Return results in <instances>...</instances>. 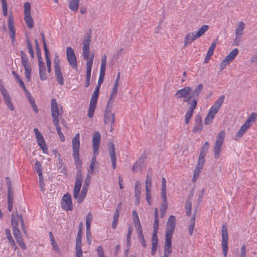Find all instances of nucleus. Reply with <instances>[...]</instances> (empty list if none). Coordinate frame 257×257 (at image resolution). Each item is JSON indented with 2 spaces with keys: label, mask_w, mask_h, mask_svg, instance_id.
Returning <instances> with one entry per match:
<instances>
[{
  "label": "nucleus",
  "mask_w": 257,
  "mask_h": 257,
  "mask_svg": "<svg viewBox=\"0 0 257 257\" xmlns=\"http://www.w3.org/2000/svg\"><path fill=\"white\" fill-rule=\"evenodd\" d=\"M92 220V214L91 212H89L86 218V237L87 241L89 244H91V238L92 235L90 230V224Z\"/></svg>",
  "instance_id": "13"
},
{
  "label": "nucleus",
  "mask_w": 257,
  "mask_h": 257,
  "mask_svg": "<svg viewBox=\"0 0 257 257\" xmlns=\"http://www.w3.org/2000/svg\"><path fill=\"white\" fill-rule=\"evenodd\" d=\"M88 187L83 186L82 189L80 193V195H79V196H78V197L77 198V199H78L77 203H78L80 204L83 201L84 199L86 197V195L87 192L88 191Z\"/></svg>",
  "instance_id": "29"
},
{
  "label": "nucleus",
  "mask_w": 257,
  "mask_h": 257,
  "mask_svg": "<svg viewBox=\"0 0 257 257\" xmlns=\"http://www.w3.org/2000/svg\"><path fill=\"white\" fill-rule=\"evenodd\" d=\"M101 135L99 132L95 131L92 135V147H100Z\"/></svg>",
  "instance_id": "19"
},
{
  "label": "nucleus",
  "mask_w": 257,
  "mask_h": 257,
  "mask_svg": "<svg viewBox=\"0 0 257 257\" xmlns=\"http://www.w3.org/2000/svg\"><path fill=\"white\" fill-rule=\"evenodd\" d=\"M195 125L193 128V132H198L202 131L203 128L202 119L199 114H197L195 118Z\"/></svg>",
  "instance_id": "16"
},
{
  "label": "nucleus",
  "mask_w": 257,
  "mask_h": 257,
  "mask_svg": "<svg viewBox=\"0 0 257 257\" xmlns=\"http://www.w3.org/2000/svg\"><path fill=\"white\" fill-rule=\"evenodd\" d=\"M192 90V88L189 86L184 87L182 89L178 90L175 94V96L178 99L186 97Z\"/></svg>",
  "instance_id": "15"
},
{
  "label": "nucleus",
  "mask_w": 257,
  "mask_h": 257,
  "mask_svg": "<svg viewBox=\"0 0 257 257\" xmlns=\"http://www.w3.org/2000/svg\"><path fill=\"white\" fill-rule=\"evenodd\" d=\"M238 50L237 48H235L232 50L224 58L225 61H228L230 63L233 61L235 57L237 55L238 53Z\"/></svg>",
  "instance_id": "28"
},
{
  "label": "nucleus",
  "mask_w": 257,
  "mask_h": 257,
  "mask_svg": "<svg viewBox=\"0 0 257 257\" xmlns=\"http://www.w3.org/2000/svg\"><path fill=\"white\" fill-rule=\"evenodd\" d=\"M202 170V169H200L199 168L196 167L195 168L192 178V181L193 182H195L197 178L199 177Z\"/></svg>",
  "instance_id": "52"
},
{
  "label": "nucleus",
  "mask_w": 257,
  "mask_h": 257,
  "mask_svg": "<svg viewBox=\"0 0 257 257\" xmlns=\"http://www.w3.org/2000/svg\"><path fill=\"white\" fill-rule=\"evenodd\" d=\"M172 246H164V252L163 257H169V254L172 252Z\"/></svg>",
  "instance_id": "60"
},
{
  "label": "nucleus",
  "mask_w": 257,
  "mask_h": 257,
  "mask_svg": "<svg viewBox=\"0 0 257 257\" xmlns=\"http://www.w3.org/2000/svg\"><path fill=\"white\" fill-rule=\"evenodd\" d=\"M39 187L41 191L44 192L45 190V189L44 188L45 184L44 182V178L43 175H41V176H39Z\"/></svg>",
  "instance_id": "53"
},
{
  "label": "nucleus",
  "mask_w": 257,
  "mask_h": 257,
  "mask_svg": "<svg viewBox=\"0 0 257 257\" xmlns=\"http://www.w3.org/2000/svg\"><path fill=\"white\" fill-rule=\"evenodd\" d=\"M26 42H27V46L28 50V52L30 55V56L32 58H34V52L33 49V45L31 42H30V40L29 38V37H27L26 39Z\"/></svg>",
  "instance_id": "35"
},
{
  "label": "nucleus",
  "mask_w": 257,
  "mask_h": 257,
  "mask_svg": "<svg viewBox=\"0 0 257 257\" xmlns=\"http://www.w3.org/2000/svg\"><path fill=\"white\" fill-rule=\"evenodd\" d=\"M34 132L35 134L36 138L37 139V142L38 143V146L42 149L43 152L44 154H48V149L47 147L43 135L39 132V130L37 128H35L34 129Z\"/></svg>",
  "instance_id": "9"
},
{
  "label": "nucleus",
  "mask_w": 257,
  "mask_h": 257,
  "mask_svg": "<svg viewBox=\"0 0 257 257\" xmlns=\"http://www.w3.org/2000/svg\"><path fill=\"white\" fill-rule=\"evenodd\" d=\"M67 60L72 67L75 70L77 69V58L75 55L67 56Z\"/></svg>",
  "instance_id": "25"
},
{
  "label": "nucleus",
  "mask_w": 257,
  "mask_h": 257,
  "mask_svg": "<svg viewBox=\"0 0 257 257\" xmlns=\"http://www.w3.org/2000/svg\"><path fill=\"white\" fill-rule=\"evenodd\" d=\"M198 38L196 37L195 31L188 33L185 37L184 43L185 45L191 43L194 40Z\"/></svg>",
  "instance_id": "23"
},
{
  "label": "nucleus",
  "mask_w": 257,
  "mask_h": 257,
  "mask_svg": "<svg viewBox=\"0 0 257 257\" xmlns=\"http://www.w3.org/2000/svg\"><path fill=\"white\" fill-rule=\"evenodd\" d=\"M80 0H71L69 3V8L73 12H76L78 10Z\"/></svg>",
  "instance_id": "30"
},
{
  "label": "nucleus",
  "mask_w": 257,
  "mask_h": 257,
  "mask_svg": "<svg viewBox=\"0 0 257 257\" xmlns=\"http://www.w3.org/2000/svg\"><path fill=\"white\" fill-rule=\"evenodd\" d=\"M209 143L208 142H206L203 147H202L201 150H200V154L199 155H203V156H206L207 153V151L208 150V149H209Z\"/></svg>",
  "instance_id": "47"
},
{
  "label": "nucleus",
  "mask_w": 257,
  "mask_h": 257,
  "mask_svg": "<svg viewBox=\"0 0 257 257\" xmlns=\"http://www.w3.org/2000/svg\"><path fill=\"white\" fill-rule=\"evenodd\" d=\"M82 186V182L79 181H75V186L73 190V197L75 199H77L80 190Z\"/></svg>",
  "instance_id": "27"
},
{
  "label": "nucleus",
  "mask_w": 257,
  "mask_h": 257,
  "mask_svg": "<svg viewBox=\"0 0 257 257\" xmlns=\"http://www.w3.org/2000/svg\"><path fill=\"white\" fill-rule=\"evenodd\" d=\"M108 154L111 159L112 166L113 169L116 168V157L115 151V146L112 141H109L107 143Z\"/></svg>",
  "instance_id": "11"
},
{
  "label": "nucleus",
  "mask_w": 257,
  "mask_h": 257,
  "mask_svg": "<svg viewBox=\"0 0 257 257\" xmlns=\"http://www.w3.org/2000/svg\"><path fill=\"white\" fill-rule=\"evenodd\" d=\"M146 187H152V172L151 169L148 170L146 180Z\"/></svg>",
  "instance_id": "40"
},
{
  "label": "nucleus",
  "mask_w": 257,
  "mask_h": 257,
  "mask_svg": "<svg viewBox=\"0 0 257 257\" xmlns=\"http://www.w3.org/2000/svg\"><path fill=\"white\" fill-rule=\"evenodd\" d=\"M35 170L37 173L38 176H41L42 174V165L40 162L37 161L34 164Z\"/></svg>",
  "instance_id": "45"
},
{
  "label": "nucleus",
  "mask_w": 257,
  "mask_h": 257,
  "mask_svg": "<svg viewBox=\"0 0 257 257\" xmlns=\"http://www.w3.org/2000/svg\"><path fill=\"white\" fill-rule=\"evenodd\" d=\"M245 132H244V131L240 128L239 131L235 134L234 137V140L238 141L239 140V139L242 137V136L244 134Z\"/></svg>",
  "instance_id": "61"
},
{
  "label": "nucleus",
  "mask_w": 257,
  "mask_h": 257,
  "mask_svg": "<svg viewBox=\"0 0 257 257\" xmlns=\"http://www.w3.org/2000/svg\"><path fill=\"white\" fill-rule=\"evenodd\" d=\"M135 227L137 230L138 235L143 234L142 225L140 221L135 223Z\"/></svg>",
  "instance_id": "63"
},
{
  "label": "nucleus",
  "mask_w": 257,
  "mask_h": 257,
  "mask_svg": "<svg viewBox=\"0 0 257 257\" xmlns=\"http://www.w3.org/2000/svg\"><path fill=\"white\" fill-rule=\"evenodd\" d=\"M67 60L72 67L75 70L77 69V58L75 55L67 56Z\"/></svg>",
  "instance_id": "26"
},
{
  "label": "nucleus",
  "mask_w": 257,
  "mask_h": 257,
  "mask_svg": "<svg viewBox=\"0 0 257 257\" xmlns=\"http://www.w3.org/2000/svg\"><path fill=\"white\" fill-rule=\"evenodd\" d=\"M176 226V218L175 216L171 215L168 218L166 225V232L173 233Z\"/></svg>",
  "instance_id": "14"
},
{
  "label": "nucleus",
  "mask_w": 257,
  "mask_h": 257,
  "mask_svg": "<svg viewBox=\"0 0 257 257\" xmlns=\"http://www.w3.org/2000/svg\"><path fill=\"white\" fill-rule=\"evenodd\" d=\"M62 208L65 210H72L73 204L71 199V196L69 193L64 194L61 201Z\"/></svg>",
  "instance_id": "12"
},
{
  "label": "nucleus",
  "mask_w": 257,
  "mask_h": 257,
  "mask_svg": "<svg viewBox=\"0 0 257 257\" xmlns=\"http://www.w3.org/2000/svg\"><path fill=\"white\" fill-rule=\"evenodd\" d=\"M4 101L7 105V107L11 110H13L14 108L13 104V103L11 101V99L10 96H9L7 97L4 98Z\"/></svg>",
  "instance_id": "46"
},
{
  "label": "nucleus",
  "mask_w": 257,
  "mask_h": 257,
  "mask_svg": "<svg viewBox=\"0 0 257 257\" xmlns=\"http://www.w3.org/2000/svg\"><path fill=\"white\" fill-rule=\"evenodd\" d=\"M8 28L10 30V32H16V29L14 26V22L13 17V14H10L8 19Z\"/></svg>",
  "instance_id": "32"
},
{
  "label": "nucleus",
  "mask_w": 257,
  "mask_h": 257,
  "mask_svg": "<svg viewBox=\"0 0 257 257\" xmlns=\"http://www.w3.org/2000/svg\"><path fill=\"white\" fill-rule=\"evenodd\" d=\"M209 29V27L208 25H203L198 30V31L196 32V37L199 38L201 35L206 32Z\"/></svg>",
  "instance_id": "36"
},
{
  "label": "nucleus",
  "mask_w": 257,
  "mask_h": 257,
  "mask_svg": "<svg viewBox=\"0 0 257 257\" xmlns=\"http://www.w3.org/2000/svg\"><path fill=\"white\" fill-rule=\"evenodd\" d=\"M91 30H89V32H87L85 34L82 42V52L83 59L84 60H87L86 62V78L87 79H90L91 78V68L94 57L93 55H92L90 57H89L90 53V44L91 42Z\"/></svg>",
  "instance_id": "1"
},
{
  "label": "nucleus",
  "mask_w": 257,
  "mask_h": 257,
  "mask_svg": "<svg viewBox=\"0 0 257 257\" xmlns=\"http://www.w3.org/2000/svg\"><path fill=\"white\" fill-rule=\"evenodd\" d=\"M12 231L16 240L23 238V235L19 228L13 229Z\"/></svg>",
  "instance_id": "48"
},
{
  "label": "nucleus",
  "mask_w": 257,
  "mask_h": 257,
  "mask_svg": "<svg viewBox=\"0 0 257 257\" xmlns=\"http://www.w3.org/2000/svg\"><path fill=\"white\" fill-rule=\"evenodd\" d=\"M225 99L224 95H221L214 103V104L213 105V106L217 107L219 109L220 108L222 103H223V101Z\"/></svg>",
  "instance_id": "42"
},
{
  "label": "nucleus",
  "mask_w": 257,
  "mask_h": 257,
  "mask_svg": "<svg viewBox=\"0 0 257 257\" xmlns=\"http://www.w3.org/2000/svg\"><path fill=\"white\" fill-rule=\"evenodd\" d=\"M20 221L22 230L26 236L28 235L27 229L22 214L19 215L17 210L15 214H13L11 217V226L12 229L18 228L19 223Z\"/></svg>",
  "instance_id": "3"
},
{
  "label": "nucleus",
  "mask_w": 257,
  "mask_h": 257,
  "mask_svg": "<svg viewBox=\"0 0 257 257\" xmlns=\"http://www.w3.org/2000/svg\"><path fill=\"white\" fill-rule=\"evenodd\" d=\"M214 118V116L208 113L207 116L206 117L204 123L205 125H209L212 123V121Z\"/></svg>",
  "instance_id": "55"
},
{
  "label": "nucleus",
  "mask_w": 257,
  "mask_h": 257,
  "mask_svg": "<svg viewBox=\"0 0 257 257\" xmlns=\"http://www.w3.org/2000/svg\"><path fill=\"white\" fill-rule=\"evenodd\" d=\"M225 137V133L223 131H220L217 136L214 148V157L215 159H218L219 157Z\"/></svg>",
  "instance_id": "4"
},
{
  "label": "nucleus",
  "mask_w": 257,
  "mask_h": 257,
  "mask_svg": "<svg viewBox=\"0 0 257 257\" xmlns=\"http://www.w3.org/2000/svg\"><path fill=\"white\" fill-rule=\"evenodd\" d=\"M3 15L6 17L8 15V5L7 0H1Z\"/></svg>",
  "instance_id": "49"
},
{
  "label": "nucleus",
  "mask_w": 257,
  "mask_h": 257,
  "mask_svg": "<svg viewBox=\"0 0 257 257\" xmlns=\"http://www.w3.org/2000/svg\"><path fill=\"white\" fill-rule=\"evenodd\" d=\"M104 116H107V117H111V128L110 131H112V125L114 124L115 121V114L111 112L104 111Z\"/></svg>",
  "instance_id": "39"
},
{
  "label": "nucleus",
  "mask_w": 257,
  "mask_h": 257,
  "mask_svg": "<svg viewBox=\"0 0 257 257\" xmlns=\"http://www.w3.org/2000/svg\"><path fill=\"white\" fill-rule=\"evenodd\" d=\"M203 89V85L202 84H199L191 92V97L193 98L197 99L200 93Z\"/></svg>",
  "instance_id": "20"
},
{
  "label": "nucleus",
  "mask_w": 257,
  "mask_h": 257,
  "mask_svg": "<svg viewBox=\"0 0 257 257\" xmlns=\"http://www.w3.org/2000/svg\"><path fill=\"white\" fill-rule=\"evenodd\" d=\"M0 91H1V92L4 98L10 96L7 89L5 88L4 86L2 84L0 85Z\"/></svg>",
  "instance_id": "58"
},
{
  "label": "nucleus",
  "mask_w": 257,
  "mask_h": 257,
  "mask_svg": "<svg viewBox=\"0 0 257 257\" xmlns=\"http://www.w3.org/2000/svg\"><path fill=\"white\" fill-rule=\"evenodd\" d=\"M22 63L25 68V77L28 81L31 80L32 68L27 55L23 51H20Z\"/></svg>",
  "instance_id": "5"
},
{
  "label": "nucleus",
  "mask_w": 257,
  "mask_h": 257,
  "mask_svg": "<svg viewBox=\"0 0 257 257\" xmlns=\"http://www.w3.org/2000/svg\"><path fill=\"white\" fill-rule=\"evenodd\" d=\"M205 156L199 155L198 163L196 167V168L202 169L205 162Z\"/></svg>",
  "instance_id": "41"
},
{
  "label": "nucleus",
  "mask_w": 257,
  "mask_h": 257,
  "mask_svg": "<svg viewBox=\"0 0 257 257\" xmlns=\"http://www.w3.org/2000/svg\"><path fill=\"white\" fill-rule=\"evenodd\" d=\"M54 123V125L56 128L57 132L58 133V135L59 136L60 140L62 142H64L65 140V137L63 135V134L61 132V127L59 124V121H56L53 122Z\"/></svg>",
  "instance_id": "31"
},
{
  "label": "nucleus",
  "mask_w": 257,
  "mask_h": 257,
  "mask_svg": "<svg viewBox=\"0 0 257 257\" xmlns=\"http://www.w3.org/2000/svg\"><path fill=\"white\" fill-rule=\"evenodd\" d=\"M195 213H194L189 220V225L187 227L189 234L192 236L195 224Z\"/></svg>",
  "instance_id": "22"
},
{
  "label": "nucleus",
  "mask_w": 257,
  "mask_h": 257,
  "mask_svg": "<svg viewBox=\"0 0 257 257\" xmlns=\"http://www.w3.org/2000/svg\"><path fill=\"white\" fill-rule=\"evenodd\" d=\"M222 251L223 253V255L224 257H226L228 249V232H227V228L226 224H224L222 226Z\"/></svg>",
  "instance_id": "7"
},
{
  "label": "nucleus",
  "mask_w": 257,
  "mask_h": 257,
  "mask_svg": "<svg viewBox=\"0 0 257 257\" xmlns=\"http://www.w3.org/2000/svg\"><path fill=\"white\" fill-rule=\"evenodd\" d=\"M39 76L41 80L44 81L47 79L46 69L45 64L39 66Z\"/></svg>",
  "instance_id": "24"
},
{
  "label": "nucleus",
  "mask_w": 257,
  "mask_h": 257,
  "mask_svg": "<svg viewBox=\"0 0 257 257\" xmlns=\"http://www.w3.org/2000/svg\"><path fill=\"white\" fill-rule=\"evenodd\" d=\"M162 199V202L161 205L160 209L167 210L168 208L167 199L166 194H161Z\"/></svg>",
  "instance_id": "38"
},
{
  "label": "nucleus",
  "mask_w": 257,
  "mask_h": 257,
  "mask_svg": "<svg viewBox=\"0 0 257 257\" xmlns=\"http://www.w3.org/2000/svg\"><path fill=\"white\" fill-rule=\"evenodd\" d=\"M106 65V55L104 54L103 56L102 59H101L100 72L105 73Z\"/></svg>",
  "instance_id": "44"
},
{
  "label": "nucleus",
  "mask_w": 257,
  "mask_h": 257,
  "mask_svg": "<svg viewBox=\"0 0 257 257\" xmlns=\"http://www.w3.org/2000/svg\"><path fill=\"white\" fill-rule=\"evenodd\" d=\"M166 194V180L164 177L162 179V188L161 194Z\"/></svg>",
  "instance_id": "56"
},
{
  "label": "nucleus",
  "mask_w": 257,
  "mask_h": 257,
  "mask_svg": "<svg viewBox=\"0 0 257 257\" xmlns=\"http://www.w3.org/2000/svg\"><path fill=\"white\" fill-rule=\"evenodd\" d=\"M54 71L57 82L61 85H64V78L61 67L54 68Z\"/></svg>",
  "instance_id": "18"
},
{
  "label": "nucleus",
  "mask_w": 257,
  "mask_h": 257,
  "mask_svg": "<svg viewBox=\"0 0 257 257\" xmlns=\"http://www.w3.org/2000/svg\"><path fill=\"white\" fill-rule=\"evenodd\" d=\"M31 4L29 2H26L24 5V20L30 29L34 27V21L31 14Z\"/></svg>",
  "instance_id": "6"
},
{
  "label": "nucleus",
  "mask_w": 257,
  "mask_h": 257,
  "mask_svg": "<svg viewBox=\"0 0 257 257\" xmlns=\"http://www.w3.org/2000/svg\"><path fill=\"white\" fill-rule=\"evenodd\" d=\"M51 111L53 122L59 121V116L61 115L62 113L59 111L58 104L55 98H53L51 100Z\"/></svg>",
  "instance_id": "10"
},
{
  "label": "nucleus",
  "mask_w": 257,
  "mask_h": 257,
  "mask_svg": "<svg viewBox=\"0 0 257 257\" xmlns=\"http://www.w3.org/2000/svg\"><path fill=\"white\" fill-rule=\"evenodd\" d=\"M145 159V157L142 155L134 164L132 168V171L134 173L137 172L138 170H141L142 169Z\"/></svg>",
  "instance_id": "17"
},
{
  "label": "nucleus",
  "mask_w": 257,
  "mask_h": 257,
  "mask_svg": "<svg viewBox=\"0 0 257 257\" xmlns=\"http://www.w3.org/2000/svg\"><path fill=\"white\" fill-rule=\"evenodd\" d=\"M185 210L187 216H190L191 214L192 203L190 200H187L185 206Z\"/></svg>",
  "instance_id": "37"
},
{
  "label": "nucleus",
  "mask_w": 257,
  "mask_h": 257,
  "mask_svg": "<svg viewBox=\"0 0 257 257\" xmlns=\"http://www.w3.org/2000/svg\"><path fill=\"white\" fill-rule=\"evenodd\" d=\"M75 257H83V251L81 246H75Z\"/></svg>",
  "instance_id": "54"
},
{
  "label": "nucleus",
  "mask_w": 257,
  "mask_h": 257,
  "mask_svg": "<svg viewBox=\"0 0 257 257\" xmlns=\"http://www.w3.org/2000/svg\"><path fill=\"white\" fill-rule=\"evenodd\" d=\"M0 91H1V92L4 98L10 96L7 89L5 88L4 86L2 84L0 85Z\"/></svg>",
  "instance_id": "59"
},
{
  "label": "nucleus",
  "mask_w": 257,
  "mask_h": 257,
  "mask_svg": "<svg viewBox=\"0 0 257 257\" xmlns=\"http://www.w3.org/2000/svg\"><path fill=\"white\" fill-rule=\"evenodd\" d=\"M197 99L196 98H193L192 100H191L190 102H188V104H189V106L188 110L190 111H194V109L196 107V105L197 104Z\"/></svg>",
  "instance_id": "50"
},
{
  "label": "nucleus",
  "mask_w": 257,
  "mask_h": 257,
  "mask_svg": "<svg viewBox=\"0 0 257 257\" xmlns=\"http://www.w3.org/2000/svg\"><path fill=\"white\" fill-rule=\"evenodd\" d=\"M82 232H78L76 237V245L81 246L82 244Z\"/></svg>",
  "instance_id": "57"
},
{
  "label": "nucleus",
  "mask_w": 257,
  "mask_h": 257,
  "mask_svg": "<svg viewBox=\"0 0 257 257\" xmlns=\"http://www.w3.org/2000/svg\"><path fill=\"white\" fill-rule=\"evenodd\" d=\"M133 222L135 223L140 222L139 217L136 210H134L132 212Z\"/></svg>",
  "instance_id": "62"
},
{
  "label": "nucleus",
  "mask_w": 257,
  "mask_h": 257,
  "mask_svg": "<svg viewBox=\"0 0 257 257\" xmlns=\"http://www.w3.org/2000/svg\"><path fill=\"white\" fill-rule=\"evenodd\" d=\"M7 185L8 187V209L9 212H11L13 207L14 193L9 178L7 177Z\"/></svg>",
  "instance_id": "8"
},
{
  "label": "nucleus",
  "mask_w": 257,
  "mask_h": 257,
  "mask_svg": "<svg viewBox=\"0 0 257 257\" xmlns=\"http://www.w3.org/2000/svg\"><path fill=\"white\" fill-rule=\"evenodd\" d=\"M5 233L10 245L12 246L13 248L16 249L18 248V247L15 243V240L13 238L10 229L8 228L6 229L5 230Z\"/></svg>",
  "instance_id": "21"
},
{
  "label": "nucleus",
  "mask_w": 257,
  "mask_h": 257,
  "mask_svg": "<svg viewBox=\"0 0 257 257\" xmlns=\"http://www.w3.org/2000/svg\"><path fill=\"white\" fill-rule=\"evenodd\" d=\"M244 29V24L243 22L239 23L238 26L235 29V36L237 37H241L243 34Z\"/></svg>",
  "instance_id": "34"
},
{
  "label": "nucleus",
  "mask_w": 257,
  "mask_h": 257,
  "mask_svg": "<svg viewBox=\"0 0 257 257\" xmlns=\"http://www.w3.org/2000/svg\"><path fill=\"white\" fill-rule=\"evenodd\" d=\"M73 157L77 169H82V163L79 157L80 149V135L77 133L75 135L72 141Z\"/></svg>",
  "instance_id": "2"
},
{
  "label": "nucleus",
  "mask_w": 257,
  "mask_h": 257,
  "mask_svg": "<svg viewBox=\"0 0 257 257\" xmlns=\"http://www.w3.org/2000/svg\"><path fill=\"white\" fill-rule=\"evenodd\" d=\"M17 243H18L20 247L23 249L25 250L27 248L26 245L24 242V240L23 239V238H22L21 239H19L17 240H16Z\"/></svg>",
  "instance_id": "64"
},
{
  "label": "nucleus",
  "mask_w": 257,
  "mask_h": 257,
  "mask_svg": "<svg viewBox=\"0 0 257 257\" xmlns=\"http://www.w3.org/2000/svg\"><path fill=\"white\" fill-rule=\"evenodd\" d=\"M151 188L152 187H146V196L147 203L149 205H151Z\"/></svg>",
  "instance_id": "43"
},
{
  "label": "nucleus",
  "mask_w": 257,
  "mask_h": 257,
  "mask_svg": "<svg viewBox=\"0 0 257 257\" xmlns=\"http://www.w3.org/2000/svg\"><path fill=\"white\" fill-rule=\"evenodd\" d=\"M172 233L165 232V245L164 246H172Z\"/></svg>",
  "instance_id": "33"
},
{
  "label": "nucleus",
  "mask_w": 257,
  "mask_h": 257,
  "mask_svg": "<svg viewBox=\"0 0 257 257\" xmlns=\"http://www.w3.org/2000/svg\"><path fill=\"white\" fill-rule=\"evenodd\" d=\"M194 111L188 110L185 115V124L189 123L191 118L193 114Z\"/></svg>",
  "instance_id": "51"
}]
</instances>
